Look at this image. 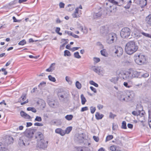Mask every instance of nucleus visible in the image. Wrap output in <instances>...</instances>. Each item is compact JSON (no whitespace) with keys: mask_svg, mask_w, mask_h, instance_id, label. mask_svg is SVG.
<instances>
[{"mask_svg":"<svg viewBox=\"0 0 151 151\" xmlns=\"http://www.w3.org/2000/svg\"><path fill=\"white\" fill-rule=\"evenodd\" d=\"M135 96L133 91H127L121 92L119 96V98L122 101L128 102L132 100Z\"/></svg>","mask_w":151,"mask_h":151,"instance_id":"1","label":"nucleus"},{"mask_svg":"<svg viewBox=\"0 0 151 151\" xmlns=\"http://www.w3.org/2000/svg\"><path fill=\"white\" fill-rule=\"evenodd\" d=\"M138 48V46L136 44V43L134 41H131L127 43L125 49L127 54L131 55L136 52Z\"/></svg>","mask_w":151,"mask_h":151,"instance_id":"2","label":"nucleus"},{"mask_svg":"<svg viewBox=\"0 0 151 151\" xmlns=\"http://www.w3.org/2000/svg\"><path fill=\"white\" fill-rule=\"evenodd\" d=\"M117 39V35L114 33L109 34L106 37V42L111 44L116 42Z\"/></svg>","mask_w":151,"mask_h":151,"instance_id":"3","label":"nucleus"},{"mask_svg":"<svg viewBox=\"0 0 151 151\" xmlns=\"http://www.w3.org/2000/svg\"><path fill=\"white\" fill-rule=\"evenodd\" d=\"M134 59L135 63L137 64L140 65L144 64L146 61L145 56L141 54L135 56Z\"/></svg>","mask_w":151,"mask_h":151,"instance_id":"4","label":"nucleus"},{"mask_svg":"<svg viewBox=\"0 0 151 151\" xmlns=\"http://www.w3.org/2000/svg\"><path fill=\"white\" fill-rule=\"evenodd\" d=\"M37 129H35L29 128L27 129L24 132V137H26L29 139L32 138L34 133L36 131Z\"/></svg>","mask_w":151,"mask_h":151,"instance_id":"5","label":"nucleus"},{"mask_svg":"<svg viewBox=\"0 0 151 151\" xmlns=\"http://www.w3.org/2000/svg\"><path fill=\"white\" fill-rule=\"evenodd\" d=\"M130 34V29L128 27H124L122 29L120 32V35L123 38L128 37Z\"/></svg>","mask_w":151,"mask_h":151,"instance_id":"6","label":"nucleus"},{"mask_svg":"<svg viewBox=\"0 0 151 151\" xmlns=\"http://www.w3.org/2000/svg\"><path fill=\"white\" fill-rule=\"evenodd\" d=\"M48 142L44 139L41 141H38L37 146L40 148L45 149L47 146Z\"/></svg>","mask_w":151,"mask_h":151,"instance_id":"7","label":"nucleus"},{"mask_svg":"<svg viewBox=\"0 0 151 151\" xmlns=\"http://www.w3.org/2000/svg\"><path fill=\"white\" fill-rule=\"evenodd\" d=\"M58 95L59 99L62 101L64 100L69 96L68 93L65 91L59 92Z\"/></svg>","mask_w":151,"mask_h":151,"instance_id":"8","label":"nucleus"},{"mask_svg":"<svg viewBox=\"0 0 151 151\" xmlns=\"http://www.w3.org/2000/svg\"><path fill=\"white\" fill-rule=\"evenodd\" d=\"M113 52H114L117 56L119 57L121 56L123 53V50L122 48L119 46H116L113 50Z\"/></svg>","mask_w":151,"mask_h":151,"instance_id":"9","label":"nucleus"},{"mask_svg":"<svg viewBox=\"0 0 151 151\" xmlns=\"http://www.w3.org/2000/svg\"><path fill=\"white\" fill-rule=\"evenodd\" d=\"M108 0V1L113 4L119 6H121L124 4L126 1L125 0Z\"/></svg>","mask_w":151,"mask_h":151,"instance_id":"10","label":"nucleus"},{"mask_svg":"<svg viewBox=\"0 0 151 151\" xmlns=\"http://www.w3.org/2000/svg\"><path fill=\"white\" fill-rule=\"evenodd\" d=\"M14 141L13 138L11 136H8L6 137L4 141V144L5 146L13 143Z\"/></svg>","mask_w":151,"mask_h":151,"instance_id":"11","label":"nucleus"},{"mask_svg":"<svg viewBox=\"0 0 151 151\" xmlns=\"http://www.w3.org/2000/svg\"><path fill=\"white\" fill-rule=\"evenodd\" d=\"M26 98V94L25 93L23 94L22 96L19 99V102H21V104L23 105L24 104L28 102V99H27L25 101L22 102V101H24Z\"/></svg>","mask_w":151,"mask_h":151,"instance_id":"12","label":"nucleus"},{"mask_svg":"<svg viewBox=\"0 0 151 151\" xmlns=\"http://www.w3.org/2000/svg\"><path fill=\"white\" fill-rule=\"evenodd\" d=\"M49 105L53 108H56L58 106V102L56 101L52 100H49L48 102Z\"/></svg>","mask_w":151,"mask_h":151,"instance_id":"13","label":"nucleus"},{"mask_svg":"<svg viewBox=\"0 0 151 151\" xmlns=\"http://www.w3.org/2000/svg\"><path fill=\"white\" fill-rule=\"evenodd\" d=\"M35 138L37 139L38 141H41L44 139V136L43 134L40 132H37L36 134Z\"/></svg>","mask_w":151,"mask_h":151,"instance_id":"14","label":"nucleus"},{"mask_svg":"<svg viewBox=\"0 0 151 151\" xmlns=\"http://www.w3.org/2000/svg\"><path fill=\"white\" fill-rule=\"evenodd\" d=\"M21 116L24 119H29L31 118V116L28 114L25 113L23 111H21L20 112Z\"/></svg>","mask_w":151,"mask_h":151,"instance_id":"15","label":"nucleus"},{"mask_svg":"<svg viewBox=\"0 0 151 151\" xmlns=\"http://www.w3.org/2000/svg\"><path fill=\"white\" fill-rule=\"evenodd\" d=\"M76 139L79 143L81 142V141L84 139V137H83V134H78L76 136Z\"/></svg>","mask_w":151,"mask_h":151,"instance_id":"16","label":"nucleus"},{"mask_svg":"<svg viewBox=\"0 0 151 151\" xmlns=\"http://www.w3.org/2000/svg\"><path fill=\"white\" fill-rule=\"evenodd\" d=\"M93 70L96 73H99L102 71L101 68L99 66H94L92 67Z\"/></svg>","mask_w":151,"mask_h":151,"instance_id":"17","label":"nucleus"},{"mask_svg":"<svg viewBox=\"0 0 151 151\" xmlns=\"http://www.w3.org/2000/svg\"><path fill=\"white\" fill-rule=\"evenodd\" d=\"M145 22L149 26H151V14L149 15L145 18Z\"/></svg>","mask_w":151,"mask_h":151,"instance_id":"18","label":"nucleus"},{"mask_svg":"<svg viewBox=\"0 0 151 151\" xmlns=\"http://www.w3.org/2000/svg\"><path fill=\"white\" fill-rule=\"evenodd\" d=\"M81 14V13L79 14L78 8H76L75 9V11L74 13L73 14L72 16L73 18L78 17H80Z\"/></svg>","mask_w":151,"mask_h":151,"instance_id":"19","label":"nucleus"},{"mask_svg":"<svg viewBox=\"0 0 151 151\" xmlns=\"http://www.w3.org/2000/svg\"><path fill=\"white\" fill-rule=\"evenodd\" d=\"M25 137L24 136L20 137L19 141V145L21 146L25 145V143L24 142V139Z\"/></svg>","mask_w":151,"mask_h":151,"instance_id":"20","label":"nucleus"},{"mask_svg":"<svg viewBox=\"0 0 151 151\" xmlns=\"http://www.w3.org/2000/svg\"><path fill=\"white\" fill-rule=\"evenodd\" d=\"M141 72H138L137 71L133 70V77H140Z\"/></svg>","mask_w":151,"mask_h":151,"instance_id":"21","label":"nucleus"},{"mask_svg":"<svg viewBox=\"0 0 151 151\" xmlns=\"http://www.w3.org/2000/svg\"><path fill=\"white\" fill-rule=\"evenodd\" d=\"M100 32L102 34H106L108 32V30L104 26H103L101 27Z\"/></svg>","mask_w":151,"mask_h":151,"instance_id":"22","label":"nucleus"},{"mask_svg":"<svg viewBox=\"0 0 151 151\" xmlns=\"http://www.w3.org/2000/svg\"><path fill=\"white\" fill-rule=\"evenodd\" d=\"M65 33L68 34V35H71L75 38H79V36L75 34H74L72 33L70 31H65Z\"/></svg>","mask_w":151,"mask_h":151,"instance_id":"23","label":"nucleus"},{"mask_svg":"<svg viewBox=\"0 0 151 151\" xmlns=\"http://www.w3.org/2000/svg\"><path fill=\"white\" fill-rule=\"evenodd\" d=\"M101 15V12L98 13H94L93 15V17L94 19H96L100 17Z\"/></svg>","mask_w":151,"mask_h":151,"instance_id":"24","label":"nucleus"},{"mask_svg":"<svg viewBox=\"0 0 151 151\" xmlns=\"http://www.w3.org/2000/svg\"><path fill=\"white\" fill-rule=\"evenodd\" d=\"M104 116V115L102 114H100L99 112H97L95 114V116L96 119H101Z\"/></svg>","mask_w":151,"mask_h":151,"instance_id":"25","label":"nucleus"},{"mask_svg":"<svg viewBox=\"0 0 151 151\" xmlns=\"http://www.w3.org/2000/svg\"><path fill=\"white\" fill-rule=\"evenodd\" d=\"M129 73L128 71L126 72L124 74L122 75V78L123 79L125 80L126 79H130L129 78Z\"/></svg>","mask_w":151,"mask_h":151,"instance_id":"26","label":"nucleus"},{"mask_svg":"<svg viewBox=\"0 0 151 151\" xmlns=\"http://www.w3.org/2000/svg\"><path fill=\"white\" fill-rule=\"evenodd\" d=\"M81 103L83 105L84 104L86 101V99L83 94H81Z\"/></svg>","mask_w":151,"mask_h":151,"instance_id":"27","label":"nucleus"},{"mask_svg":"<svg viewBox=\"0 0 151 151\" xmlns=\"http://www.w3.org/2000/svg\"><path fill=\"white\" fill-rule=\"evenodd\" d=\"M3 146L2 143L0 142V151H8V150Z\"/></svg>","mask_w":151,"mask_h":151,"instance_id":"28","label":"nucleus"},{"mask_svg":"<svg viewBox=\"0 0 151 151\" xmlns=\"http://www.w3.org/2000/svg\"><path fill=\"white\" fill-rule=\"evenodd\" d=\"M149 118L148 122L150 127L151 129V111H149Z\"/></svg>","mask_w":151,"mask_h":151,"instance_id":"29","label":"nucleus"},{"mask_svg":"<svg viewBox=\"0 0 151 151\" xmlns=\"http://www.w3.org/2000/svg\"><path fill=\"white\" fill-rule=\"evenodd\" d=\"M73 117L72 115H67L65 116V118L68 121L71 120Z\"/></svg>","mask_w":151,"mask_h":151,"instance_id":"30","label":"nucleus"},{"mask_svg":"<svg viewBox=\"0 0 151 151\" xmlns=\"http://www.w3.org/2000/svg\"><path fill=\"white\" fill-rule=\"evenodd\" d=\"M27 110L28 111H31L34 113H35L37 111L36 109L33 107H29L27 108Z\"/></svg>","mask_w":151,"mask_h":151,"instance_id":"31","label":"nucleus"},{"mask_svg":"<svg viewBox=\"0 0 151 151\" xmlns=\"http://www.w3.org/2000/svg\"><path fill=\"white\" fill-rule=\"evenodd\" d=\"M141 33L144 36H145L146 37H148V38H150L151 39V35H150L149 34H148V33H145L143 32H141Z\"/></svg>","mask_w":151,"mask_h":151,"instance_id":"32","label":"nucleus"},{"mask_svg":"<svg viewBox=\"0 0 151 151\" xmlns=\"http://www.w3.org/2000/svg\"><path fill=\"white\" fill-rule=\"evenodd\" d=\"M118 147V146L114 145L111 146L110 147V150L112 151H115L116 150H117V148Z\"/></svg>","mask_w":151,"mask_h":151,"instance_id":"33","label":"nucleus"},{"mask_svg":"<svg viewBox=\"0 0 151 151\" xmlns=\"http://www.w3.org/2000/svg\"><path fill=\"white\" fill-rule=\"evenodd\" d=\"M72 127H69L65 129V133L69 134L72 130Z\"/></svg>","mask_w":151,"mask_h":151,"instance_id":"34","label":"nucleus"},{"mask_svg":"<svg viewBox=\"0 0 151 151\" xmlns=\"http://www.w3.org/2000/svg\"><path fill=\"white\" fill-rule=\"evenodd\" d=\"M128 72L129 74V75L130 79H131L134 78L133 75V70H130L129 71H128Z\"/></svg>","mask_w":151,"mask_h":151,"instance_id":"35","label":"nucleus"},{"mask_svg":"<svg viewBox=\"0 0 151 151\" xmlns=\"http://www.w3.org/2000/svg\"><path fill=\"white\" fill-rule=\"evenodd\" d=\"M113 138V137L112 135H109L107 136L106 138L105 142H107L108 141H109Z\"/></svg>","mask_w":151,"mask_h":151,"instance_id":"36","label":"nucleus"},{"mask_svg":"<svg viewBox=\"0 0 151 151\" xmlns=\"http://www.w3.org/2000/svg\"><path fill=\"white\" fill-rule=\"evenodd\" d=\"M76 87L78 89H80L81 88V85L78 81L76 82Z\"/></svg>","mask_w":151,"mask_h":151,"instance_id":"37","label":"nucleus"},{"mask_svg":"<svg viewBox=\"0 0 151 151\" xmlns=\"http://www.w3.org/2000/svg\"><path fill=\"white\" fill-rule=\"evenodd\" d=\"M132 3V1L129 0L126 6H124V7L126 9H128L130 8Z\"/></svg>","mask_w":151,"mask_h":151,"instance_id":"38","label":"nucleus"},{"mask_svg":"<svg viewBox=\"0 0 151 151\" xmlns=\"http://www.w3.org/2000/svg\"><path fill=\"white\" fill-rule=\"evenodd\" d=\"M118 80V78L116 77L112 78L111 80L110 81L114 83H116L117 81Z\"/></svg>","mask_w":151,"mask_h":151,"instance_id":"39","label":"nucleus"},{"mask_svg":"<svg viewBox=\"0 0 151 151\" xmlns=\"http://www.w3.org/2000/svg\"><path fill=\"white\" fill-rule=\"evenodd\" d=\"M64 55L65 56H70L71 55V54L70 52L68 50H65L64 51Z\"/></svg>","mask_w":151,"mask_h":151,"instance_id":"40","label":"nucleus"},{"mask_svg":"<svg viewBox=\"0 0 151 151\" xmlns=\"http://www.w3.org/2000/svg\"><path fill=\"white\" fill-rule=\"evenodd\" d=\"M49 79L51 81L55 82L56 81V79L55 78L52 77L51 75H49L48 76Z\"/></svg>","mask_w":151,"mask_h":151,"instance_id":"41","label":"nucleus"},{"mask_svg":"<svg viewBox=\"0 0 151 151\" xmlns=\"http://www.w3.org/2000/svg\"><path fill=\"white\" fill-rule=\"evenodd\" d=\"M74 55L75 58H81V56L79 55V53L78 52H75L74 54Z\"/></svg>","mask_w":151,"mask_h":151,"instance_id":"42","label":"nucleus"},{"mask_svg":"<svg viewBox=\"0 0 151 151\" xmlns=\"http://www.w3.org/2000/svg\"><path fill=\"white\" fill-rule=\"evenodd\" d=\"M139 114L138 115V116L140 117H144V114L145 113L144 111H141L140 110H139Z\"/></svg>","mask_w":151,"mask_h":151,"instance_id":"43","label":"nucleus"},{"mask_svg":"<svg viewBox=\"0 0 151 151\" xmlns=\"http://www.w3.org/2000/svg\"><path fill=\"white\" fill-rule=\"evenodd\" d=\"M89 83L91 85H93L96 87H98V85L97 83H95L94 81H90Z\"/></svg>","mask_w":151,"mask_h":151,"instance_id":"44","label":"nucleus"},{"mask_svg":"<svg viewBox=\"0 0 151 151\" xmlns=\"http://www.w3.org/2000/svg\"><path fill=\"white\" fill-rule=\"evenodd\" d=\"M122 128L123 129H126L127 128L126 123V122L124 121L122 122Z\"/></svg>","mask_w":151,"mask_h":151,"instance_id":"45","label":"nucleus"},{"mask_svg":"<svg viewBox=\"0 0 151 151\" xmlns=\"http://www.w3.org/2000/svg\"><path fill=\"white\" fill-rule=\"evenodd\" d=\"M139 110H137L136 111H133L132 112V114L134 116H138L139 114Z\"/></svg>","mask_w":151,"mask_h":151,"instance_id":"46","label":"nucleus"},{"mask_svg":"<svg viewBox=\"0 0 151 151\" xmlns=\"http://www.w3.org/2000/svg\"><path fill=\"white\" fill-rule=\"evenodd\" d=\"M65 80L70 84L72 83V81L70 80V78L68 76H66Z\"/></svg>","mask_w":151,"mask_h":151,"instance_id":"47","label":"nucleus"},{"mask_svg":"<svg viewBox=\"0 0 151 151\" xmlns=\"http://www.w3.org/2000/svg\"><path fill=\"white\" fill-rule=\"evenodd\" d=\"M116 115L115 114H113L112 112H110L109 113V118L111 119H114Z\"/></svg>","mask_w":151,"mask_h":151,"instance_id":"48","label":"nucleus"},{"mask_svg":"<svg viewBox=\"0 0 151 151\" xmlns=\"http://www.w3.org/2000/svg\"><path fill=\"white\" fill-rule=\"evenodd\" d=\"M55 65V63H52L50 66V67L47 69H46V71L47 72H50L52 71V70L51 68L52 66L53 65Z\"/></svg>","mask_w":151,"mask_h":151,"instance_id":"49","label":"nucleus"},{"mask_svg":"<svg viewBox=\"0 0 151 151\" xmlns=\"http://www.w3.org/2000/svg\"><path fill=\"white\" fill-rule=\"evenodd\" d=\"M26 42L25 40H23L21 41L18 43V44L20 45H23L26 44Z\"/></svg>","mask_w":151,"mask_h":151,"instance_id":"50","label":"nucleus"},{"mask_svg":"<svg viewBox=\"0 0 151 151\" xmlns=\"http://www.w3.org/2000/svg\"><path fill=\"white\" fill-rule=\"evenodd\" d=\"M93 60L94 62V63H97L99 62L100 61V59L99 58L96 57H94L93 58Z\"/></svg>","mask_w":151,"mask_h":151,"instance_id":"51","label":"nucleus"},{"mask_svg":"<svg viewBox=\"0 0 151 151\" xmlns=\"http://www.w3.org/2000/svg\"><path fill=\"white\" fill-rule=\"evenodd\" d=\"M140 4H142V3H143V5H142V6H145L147 5V0H142L140 1Z\"/></svg>","mask_w":151,"mask_h":151,"instance_id":"52","label":"nucleus"},{"mask_svg":"<svg viewBox=\"0 0 151 151\" xmlns=\"http://www.w3.org/2000/svg\"><path fill=\"white\" fill-rule=\"evenodd\" d=\"M141 75L140 76L143 77L144 78H147L149 76V74L148 73H145L143 74H142V73H141Z\"/></svg>","mask_w":151,"mask_h":151,"instance_id":"53","label":"nucleus"},{"mask_svg":"<svg viewBox=\"0 0 151 151\" xmlns=\"http://www.w3.org/2000/svg\"><path fill=\"white\" fill-rule=\"evenodd\" d=\"M35 121L38 122H41L42 121V119L41 117L37 116L35 119Z\"/></svg>","mask_w":151,"mask_h":151,"instance_id":"54","label":"nucleus"},{"mask_svg":"<svg viewBox=\"0 0 151 151\" xmlns=\"http://www.w3.org/2000/svg\"><path fill=\"white\" fill-rule=\"evenodd\" d=\"M90 110L91 113L92 114H93L95 112L96 110V108L95 107H94L93 106H91L90 107Z\"/></svg>","mask_w":151,"mask_h":151,"instance_id":"55","label":"nucleus"},{"mask_svg":"<svg viewBox=\"0 0 151 151\" xmlns=\"http://www.w3.org/2000/svg\"><path fill=\"white\" fill-rule=\"evenodd\" d=\"M101 53L102 55L104 56H106V53L104 50H101Z\"/></svg>","mask_w":151,"mask_h":151,"instance_id":"56","label":"nucleus"},{"mask_svg":"<svg viewBox=\"0 0 151 151\" xmlns=\"http://www.w3.org/2000/svg\"><path fill=\"white\" fill-rule=\"evenodd\" d=\"M34 124L35 126H42L43 125V124L39 122L35 123Z\"/></svg>","mask_w":151,"mask_h":151,"instance_id":"57","label":"nucleus"},{"mask_svg":"<svg viewBox=\"0 0 151 151\" xmlns=\"http://www.w3.org/2000/svg\"><path fill=\"white\" fill-rule=\"evenodd\" d=\"M88 110V107L87 106H85L81 108V111L83 112L85 111H86Z\"/></svg>","mask_w":151,"mask_h":151,"instance_id":"58","label":"nucleus"},{"mask_svg":"<svg viewBox=\"0 0 151 151\" xmlns=\"http://www.w3.org/2000/svg\"><path fill=\"white\" fill-rule=\"evenodd\" d=\"M123 85L126 87H127L128 88H129L131 87V86L130 85H128V84L127 82H124Z\"/></svg>","mask_w":151,"mask_h":151,"instance_id":"59","label":"nucleus"},{"mask_svg":"<svg viewBox=\"0 0 151 151\" xmlns=\"http://www.w3.org/2000/svg\"><path fill=\"white\" fill-rule=\"evenodd\" d=\"M46 84V83L45 82H41L40 84L38 86L39 87H40L41 86H45Z\"/></svg>","mask_w":151,"mask_h":151,"instance_id":"60","label":"nucleus"},{"mask_svg":"<svg viewBox=\"0 0 151 151\" xmlns=\"http://www.w3.org/2000/svg\"><path fill=\"white\" fill-rule=\"evenodd\" d=\"M12 19L13 20V21L14 22H19L21 20H17L15 17L14 16L13 17Z\"/></svg>","mask_w":151,"mask_h":151,"instance_id":"61","label":"nucleus"},{"mask_svg":"<svg viewBox=\"0 0 151 151\" xmlns=\"http://www.w3.org/2000/svg\"><path fill=\"white\" fill-rule=\"evenodd\" d=\"M90 88L91 89V90L93 91L94 93H97V91L96 90V89L94 88L92 86H90Z\"/></svg>","mask_w":151,"mask_h":151,"instance_id":"62","label":"nucleus"},{"mask_svg":"<svg viewBox=\"0 0 151 151\" xmlns=\"http://www.w3.org/2000/svg\"><path fill=\"white\" fill-rule=\"evenodd\" d=\"M93 138L94 140L96 142H98L99 140V138L98 137H96V136H94L93 137Z\"/></svg>","mask_w":151,"mask_h":151,"instance_id":"63","label":"nucleus"},{"mask_svg":"<svg viewBox=\"0 0 151 151\" xmlns=\"http://www.w3.org/2000/svg\"><path fill=\"white\" fill-rule=\"evenodd\" d=\"M65 4L62 2L59 4V6L60 8H64V7Z\"/></svg>","mask_w":151,"mask_h":151,"instance_id":"64","label":"nucleus"}]
</instances>
